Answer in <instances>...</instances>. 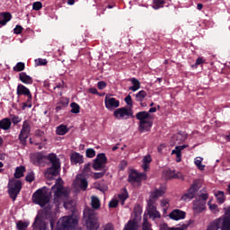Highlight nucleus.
<instances>
[{"mask_svg":"<svg viewBox=\"0 0 230 230\" xmlns=\"http://www.w3.org/2000/svg\"><path fill=\"white\" fill-rule=\"evenodd\" d=\"M75 184H78L80 190H82L83 191H85V190H87V180H85L84 178H82V175L78 174L75 178Z\"/></svg>","mask_w":230,"mask_h":230,"instance_id":"4be33fe9","label":"nucleus"},{"mask_svg":"<svg viewBox=\"0 0 230 230\" xmlns=\"http://www.w3.org/2000/svg\"><path fill=\"white\" fill-rule=\"evenodd\" d=\"M42 8V3L41 2H34L32 4V9L39 11Z\"/></svg>","mask_w":230,"mask_h":230,"instance_id":"6e6d98bb","label":"nucleus"},{"mask_svg":"<svg viewBox=\"0 0 230 230\" xmlns=\"http://www.w3.org/2000/svg\"><path fill=\"white\" fill-rule=\"evenodd\" d=\"M123 230H137V224L135 221L129 220L128 224L125 225Z\"/></svg>","mask_w":230,"mask_h":230,"instance_id":"4c0bfd02","label":"nucleus"},{"mask_svg":"<svg viewBox=\"0 0 230 230\" xmlns=\"http://www.w3.org/2000/svg\"><path fill=\"white\" fill-rule=\"evenodd\" d=\"M146 211L151 220L155 221L157 218H161V213L157 210V207L154 201L147 200Z\"/></svg>","mask_w":230,"mask_h":230,"instance_id":"f8f14e48","label":"nucleus"},{"mask_svg":"<svg viewBox=\"0 0 230 230\" xmlns=\"http://www.w3.org/2000/svg\"><path fill=\"white\" fill-rule=\"evenodd\" d=\"M164 193H166V186L161 185L158 189L155 188V190L150 192V199L148 200H152L153 204H155L157 199L163 197Z\"/></svg>","mask_w":230,"mask_h":230,"instance_id":"dca6fc26","label":"nucleus"},{"mask_svg":"<svg viewBox=\"0 0 230 230\" xmlns=\"http://www.w3.org/2000/svg\"><path fill=\"white\" fill-rule=\"evenodd\" d=\"M208 193H201L199 198H197L196 199H200L201 202H206V200H208Z\"/></svg>","mask_w":230,"mask_h":230,"instance_id":"13d9d810","label":"nucleus"},{"mask_svg":"<svg viewBox=\"0 0 230 230\" xmlns=\"http://www.w3.org/2000/svg\"><path fill=\"white\" fill-rule=\"evenodd\" d=\"M142 163V168L144 172H147L148 168H150L149 164L152 163V156H150V155L144 156Z\"/></svg>","mask_w":230,"mask_h":230,"instance_id":"c85d7f7f","label":"nucleus"},{"mask_svg":"<svg viewBox=\"0 0 230 230\" xmlns=\"http://www.w3.org/2000/svg\"><path fill=\"white\" fill-rule=\"evenodd\" d=\"M91 164H86L83 169L84 175H89L91 173Z\"/></svg>","mask_w":230,"mask_h":230,"instance_id":"8fccbe9b","label":"nucleus"},{"mask_svg":"<svg viewBox=\"0 0 230 230\" xmlns=\"http://www.w3.org/2000/svg\"><path fill=\"white\" fill-rule=\"evenodd\" d=\"M71 163L74 164H83L84 163V155H80V153L75 152L70 155Z\"/></svg>","mask_w":230,"mask_h":230,"instance_id":"b1692460","label":"nucleus"},{"mask_svg":"<svg viewBox=\"0 0 230 230\" xmlns=\"http://www.w3.org/2000/svg\"><path fill=\"white\" fill-rule=\"evenodd\" d=\"M84 220L87 230L100 229V223H98V215L93 208L86 207L83 212Z\"/></svg>","mask_w":230,"mask_h":230,"instance_id":"20e7f679","label":"nucleus"},{"mask_svg":"<svg viewBox=\"0 0 230 230\" xmlns=\"http://www.w3.org/2000/svg\"><path fill=\"white\" fill-rule=\"evenodd\" d=\"M102 230H114V225L108 223L102 226Z\"/></svg>","mask_w":230,"mask_h":230,"instance_id":"680f3d73","label":"nucleus"},{"mask_svg":"<svg viewBox=\"0 0 230 230\" xmlns=\"http://www.w3.org/2000/svg\"><path fill=\"white\" fill-rule=\"evenodd\" d=\"M24 172H26V167L22 165L16 167L14 172V179H21V177H24Z\"/></svg>","mask_w":230,"mask_h":230,"instance_id":"c756f323","label":"nucleus"},{"mask_svg":"<svg viewBox=\"0 0 230 230\" xmlns=\"http://www.w3.org/2000/svg\"><path fill=\"white\" fill-rule=\"evenodd\" d=\"M200 64H204V58H198L195 63V66H200Z\"/></svg>","mask_w":230,"mask_h":230,"instance_id":"338daca9","label":"nucleus"},{"mask_svg":"<svg viewBox=\"0 0 230 230\" xmlns=\"http://www.w3.org/2000/svg\"><path fill=\"white\" fill-rule=\"evenodd\" d=\"M10 118L13 125H18V123H21V121H22V119L17 115H10Z\"/></svg>","mask_w":230,"mask_h":230,"instance_id":"37998d69","label":"nucleus"},{"mask_svg":"<svg viewBox=\"0 0 230 230\" xmlns=\"http://www.w3.org/2000/svg\"><path fill=\"white\" fill-rule=\"evenodd\" d=\"M188 145H182V146H176L175 149H173L172 151V155H176V163H181V159H182V150H184V148H188Z\"/></svg>","mask_w":230,"mask_h":230,"instance_id":"a211bd4d","label":"nucleus"},{"mask_svg":"<svg viewBox=\"0 0 230 230\" xmlns=\"http://www.w3.org/2000/svg\"><path fill=\"white\" fill-rule=\"evenodd\" d=\"M191 199H194L193 196H190L188 192L181 196V200H184L185 202H190Z\"/></svg>","mask_w":230,"mask_h":230,"instance_id":"bf43d9fd","label":"nucleus"},{"mask_svg":"<svg viewBox=\"0 0 230 230\" xmlns=\"http://www.w3.org/2000/svg\"><path fill=\"white\" fill-rule=\"evenodd\" d=\"M30 226V222L27 220V221H22V220H20L16 223V227L18 230H26L28 229Z\"/></svg>","mask_w":230,"mask_h":230,"instance_id":"2f4dec72","label":"nucleus"},{"mask_svg":"<svg viewBox=\"0 0 230 230\" xmlns=\"http://www.w3.org/2000/svg\"><path fill=\"white\" fill-rule=\"evenodd\" d=\"M19 79L22 84L26 85H31L33 84V78L26 74V72H21L19 74Z\"/></svg>","mask_w":230,"mask_h":230,"instance_id":"5701e85b","label":"nucleus"},{"mask_svg":"<svg viewBox=\"0 0 230 230\" xmlns=\"http://www.w3.org/2000/svg\"><path fill=\"white\" fill-rule=\"evenodd\" d=\"M128 181L132 186H141V182L146 181V172H139L137 170H132L128 174Z\"/></svg>","mask_w":230,"mask_h":230,"instance_id":"1a4fd4ad","label":"nucleus"},{"mask_svg":"<svg viewBox=\"0 0 230 230\" xmlns=\"http://www.w3.org/2000/svg\"><path fill=\"white\" fill-rule=\"evenodd\" d=\"M206 209V202L200 201V199H196L193 202V211L194 213H202Z\"/></svg>","mask_w":230,"mask_h":230,"instance_id":"aec40b11","label":"nucleus"},{"mask_svg":"<svg viewBox=\"0 0 230 230\" xmlns=\"http://www.w3.org/2000/svg\"><path fill=\"white\" fill-rule=\"evenodd\" d=\"M113 116L116 119H128L134 118V111L131 108L122 107L115 110Z\"/></svg>","mask_w":230,"mask_h":230,"instance_id":"9d476101","label":"nucleus"},{"mask_svg":"<svg viewBox=\"0 0 230 230\" xmlns=\"http://www.w3.org/2000/svg\"><path fill=\"white\" fill-rule=\"evenodd\" d=\"M58 226L59 230H82V227H77L78 219L74 216H65L59 218Z\"/></svg>","mask_w":230,"mask_h":230,"instance_id":"39448f33","label":"nucleus"},{"mask_svg":"<svg viewBox=\"0 0 230 230\" xmlns=\"http://www.w3.org/2000/svg\"><path fill=\"white\" fill-rule=\"evenodd\" d=\"M25 181L27 182H33L35 181V172H28L25 177Z\"/></svg>","mask_w":230,"mask_h":230,"instance_id":"de8ad7c7","label":"nucleus"},{"mask_svg":"<svg viewBox=\"0 0 230 230\" xmlns=\"http://www.w3.org/2000/svg\"><path fill=\"white\" fill-rule=\"evenodd\" d=\"M12 21V13L8 12L0 13V28L6 26Z\"/></svg>","mask_w":230,"mask_h":230,"instance_id":"6ab92c4d","label":"nucleus"},{"mask_svg":"<svg viewBox=\"0 0 230 230\" xmlns=\"http://www.w3.org/2000/svg\"><path fill=\"white\" fill-rule=\"evenodd\" d=\"M34 204H38L40 208H44L49 203V194L44 189H39L32 195Z\"/></svg>","mask_w":230,"mask_h":230,"instance_id":"6e6552de","label":"nucleus"},{"mask_svg":"<svg viewBox=\"0 0 230 230\" xmlns=\"http://www.w3.org/2000/svg\"><path fill=\"white\" fill-rule=\"evenodd\" d=\"M203 158L202 157H196L194 160V164L200 172H203L206 165L202 164Z\"/></svg>","mask_w":230,"mask_h":230,"instance_id":"e433bc0d","label":"nucleus"},{"mask_svg":"<svg viewBox=\"0 0 230 230\" xmlns=\"http://www.w3.org/2000/svg\"><path fill=\"white\" fill-rule=\"evenodd\" d=\"M136 118L139 121V132H148L152 128L154 122L150 120V113L148 111H139L136 114Z\"/></svg>","mask_w":230,"mask_h":230,"instance_id":"423d86ee","label":"nucleus"},{"mask_svg":"<svg viewBox=\"0 0 230 230\" xmlns=\"http://www.w3.org/2000/svg\"><path fill=\"white\" fill-rule=\"evenodd\" d=\"M160 230H183L181 227H170L165 223L160 226Z\"/></svg>","mask_w":230,"mask_h":230,"instance_id":"c03bdc74","label":"nucleus"},{"mask_svg":"<svg viewBox=\"0 0 230 230\" xmlns=\"http://www.w3.org/2000/svg\"><path fill=\"white\" fill-rule=\"evenodd\" d=\"M146 92L145 90L139 91L137 93H136V100L137 102H142L145 98H146Z\"/></svg>","mask_w":230,"mask_h":230,"instance_id":"58836bf2","label":"nucleus"},{"mask_svg":"<svg viewBox=\"0 0 230 230\" xmlns=\"http://www.w3.org/2000/svg\"><path fill=\"white\" fill-rule=\"evenodd\" d=\"M162 175L165 181H170L172 179H180L181 181H184V175L181 172H175V170H172L170 168L164 169Z\"/></svg>","mask_w":230,"mask_h":230,"instance_id":"4468645a","label":"nucleus"},{"mask_svg":"<svg viewBox=\"0 0 230 230\" xmlns=\"http://www.w3.org/2000/svg\"><path fill=\"white\" fill-rule=\"evenodd\" d=\"M25 65L22 62H18L16 66H13V71H17L18 73L21 71H24Z\"/></svg>","mask_w":230,"mask_h":230,"instance_id":"a18cd8bd","label":"nucleus"},{"mask_svg":"<svg viewBox=\"0 0 230 230\" xmlns=\"http://www.w3.org/2000/svg\"><path fill=\"white\" fill-rule=\"evenodd\" d=\"M97 87L100 91H103V89L107 87V83H105V81H100L97 83Z\"/></svg>","mask_w":230,"mask_h":230,"instance_id":"5fc2aeb1","label":"nucleus"},{"mask_svg":"<svg viewBox=\"0 0 230 230\" xmlns=\"http://www.w3.org/2000/svg\"><path fill=\"white\" fill-rule=\"evenodd\" d=\"M224 209L225 214L210 222L207 230H230V207Z\"/></svg>","mask_w":230,"mask_h":230,"instance_id":"7ed1b4c3","label":"nucleus"},{"mask_svg":"<svg viewBox=\"0 0 230 230\" xmlns=\"http://www.w3.org/2000/svg\"><path fill=\"white\" fill-rule=\"evenodd\" d=\"M17 96H30L31 92L28 89V87L24 86V84H19L16 89Z\"/></svg>","mask_w":230,"mask_h":230,"instance_id":"412c9836","label":"nucleus"},{"mask_svg":"<svg viewBox=\"0 0 230 230\" xmlns=\"http://www.w3.org/2000/svg\"><path fill=\"white\" fill-rule=\"evenodd\" d=\"M89 93H91V94H100V93H98V89L94 87L90 88Z\"/></svg>","mask_w":230,"mask_h":230,"instance_id":"774afa93","label":"nucleus"},{"mask_svg":"<svg viewBox=\"0 0 230 230\" xmlns=\"http://www.w3.org/2000/svg\"><path fill=\"white\" fill-rule=\"evenodd\" d=\"M67 132H69V128H67V125L61 124L56 128V134L58 136H66Z\"/></svg>","mask_w":230,"mask_h":230,"instance_id":"cd10ccee","label":"nucleus"},{"mask_svg":"<svg viewBox=\"0 0 230 230\" xmlns=\"http://www.w3.org/2000/svg\"><path fill=\"white\" fill-rule=\"evenodd\" d=\"M216 199L217 201V204H224V202H226V196L224 194V191L222 190H218L216 194Z\"/></svg>","mask_w":230,"mask_h":230,"instance_id":"473e14b6","label":"nucleus"},{"mask_svg":"<svg viewBox=\"0 0 230 230\" xmlns=\"http://www.w3.org/2000/svg\"><path fill=\"white\" fill-rule=\"evenodd\" d=\"M48 161L51 166L45 170L44 175L46 179L51 181L55 179V177H58V175H60V158L57 157L55 153H50L48 155H45L41 152H39L31 155V163H32L34 166H46V164H48Z\"/></svg>","mask_w":230,"mask_h":230,"instance_id":"f257e3e1","label":"nucleus"},{"mask_svg":"<svg viewBox=\"0 0 230 230\" xmlns=\"http://www.w3.org/2000/svg\"><path fill=\"white\" fill-rule=\"evenodd\" d=\"M175 137H176V141H180V143H184V141H186L188 137L186 133L181 131L176 134Z\"/></svg>","mask_w":230,"mask_h":230,"instance_id":"a19ab883","label":"nucleus"},{"mask_svg":"<svg viewBox=\"0 0 230 230\" xmlns=\"http://www.w3.org/2000/svg\"><path fill=\"white\" fill-rule=\"evenodd\" d=\"M197 185H191L190 188L188 190V194H190V197H195V193H197Z\"/></svg>","mask_w":230,"mask_h":230,"instance_id":"09e8293b","label":"nucleus"},{"mask_svg":"<svg viewBox=\"0 0 230 230\" xmlns=\"http://www.w3.org/2000/svg\"><path fill=\"white\" fill-rule=\"evenodd\" d=\"M135 213H138V215H141V213H143V209L141 208V206L139 205L135 206Z\"/></svg>","mask_w":230,"mask_h":230,"instance_id":"69168bd1","label":"nucleus"},{"mask_svg":"<svg viewBox=\"0 0 230 230\" xmlns=\"http://www.w3.org/2000/svg\"><path fill=\"white\" fill-rule=\"evenodd\" d=\"M128 82H131L132 86H129V91L136 93V91H139L141 89V83L136 77H131L128 79Z\"/></svg>","mask_w":230,"mask_h":230,"instance_id":"393cba45","label":"nucleus"},{"mask_svg":"<svg viewBox=\"0 0 230 230\" xmlns=\"http://www.w3.org/2000/svg\"><path fill=\"white\" fill-rule=\"evenodd\" d=\"M31 132V126L28 120H24L22 126V129L19 134V140L21 145L26 146V141L30 137V133Z\"/></svg>","mask_w":230,"mask_h":230,"instance_id":"9b49d317","label":"nucleus"},{"mask_svg":"<svg viewBox=\"0 0 230 230\" xmlns=\"http://www.w3.org/2000/svg\"><path fill=\"white\" fill-rule=\"evenodd\" d=\"M96 156V151L93 148L86 149V157L89 159H93V157Z\"/></svg>","mask_w":230,"mask_h":230,"instance_id":"49530a36","label":"nucleus"},{"mask_svg":"<svg viewBox=\"0 0 230 230\" xmlns=\"http://www.w3.org/2000/svg\"><path fill=\"white\" fill-rule=\"evenodd\" d=\"M127 164H128L127 161L122 160L119 166V170H125L127 168Z\"/></svg>","mask_w":230,"mask_h":230,"instance_id":"e2e57ef3","label":"nucleus"},{"mask_svg":"<svg viewBox=\"0 0 230 230\" xmlns=\"http://www.w3.org/2000/svg\"><path fill=\"white\" fill-rule=\"evenodd\" d=\"M165 0H153L152 8L154 10H159V8H163L164 6Z\"/></svg>","mask_w":230,"mask_h":230,"instance_id":"c9c22d12","label":"nucleus"},{"mask_svg":"<svg viewBox=\"0 0 230 230\" xmlns=\"http://www.w3.org/2000/svg\"><path fill=\"white\" fill-rule=\"evenodd\" d=\"M105 164H107V156L105 153H100L93 160V168L98 172L102 170V168H105Z\"/></svg>","mask_w":230,"mask_h":230,"instance_id":"ddd939ff","label":"nucleus"},{"mask_svg":"<svg viewBox=\"0 0 230 230\" xmlns=\"http://www.w3.org/2000/svg\"><path fill=\"white\" fill-rule=\"evenodd\" d=\"M37 66H46L48 64V60L44 58H38L35 60Z\"/></svg>","mask_w":230,"mask_h":230,"instance_id":"4d7b16f0","label":"nucleus"},{"mask_svg":"<svg viewBox=\"0 0 230 230\" xmlns=\"http://www.w3.org/2000/svg\"><path fill=\"white\" fill-rule=\"evenodd\" d=\"M51 191L54 193V204L56 208H58L64 199L69 197V190L64 187V181L62 178L56 180V183L51 187Z\"/></svg>","mask_w":230,"mask_h":230,"instance_id":"f03ea898","label":"nucleus"},{"mask_svg":"<svg viewBox=\"0 0 230 230\" xmlns=\"http://www.w3.org/2000/svg\"><path fill=\"white\" fill-rule=\"evenodd\" d=\"M72 114H79L80 113V105L76 102H72L70 104Z\"/></svg>","mask_w":230,"mask_h":230,"instance_id":"79ce46f5","label":"nucleus"},{"mask_svg":"<svg viewBox=\"0 0 230 230\" xmlns=\"http://www.w3.org/2000/svg\"><path fill=\"white\" fill-rule=\"evenodd\" d=\"M104 105L108 111H114L119 107V100L112 97L111 94H107L104 99Z\"/></svg>","mask_w":230,"mask_h":230,"instance_id":"2eb2a0df","label":"nucleus"},{"mask_svg":"<svg viewBox=\"0 0 230 230\" xmlns=\"http://www.w3.org/2000/svg\"><path fill=\"white\" fill-rule=\"evenodd\" d=\"M7 188L10 198L15 201L17 199V195H19V193H21V190H22V181L13 178L10 179Z\"/></svg>","mask_w":230,"mask_h":230,"instance_id":"0eeeda50","label":"nucleus"},{"mask_svg":"<svg viewBox=\"0 0 230 230\" xmlns=\"http://www.w3.org/2000/svg\"><path fill=\"white\" fill-rule=\"evenodd\" d=\"M119 202L121 206H125V201L128 199V191L124 188L119 194H118Z\"/></svg>","mask_w":230,"mask_h":230,"instance_id":"bb28decb","label":"nucleus"},{"mask_svg":"<svg viewBox=\"0 0 230 230\" xmlns=\"http://www.w3.org/2000/svg\"><path fill=\"white\" fill-rule=\"evenodd\" d=\"M119 201L117 199H112L109 203V208H118Z\"/></svg>","mask_w":230,"mask_h":230,"instance_id":"603ef678","label":"nucleus"},{"mask_svg":"<svg viewBox=\"0 0 230 230\" xmlns=\"http://www.w3.org/2000/svg\"><path fill=\"white\" fill-rule=\"evenodd\" d=\"M161 208H170V199H164L161 200Z\"/></svg>","mask_w":230,"mask_h":230,"instance_id":"864d4df0","label":"nucleus"},{"mask_svg":"<svg viewBox=\"0 0 230 230\" xmlns=\"http://www.w3.org/2000/svg\"><path fill=\"white\" fill-rule=\"evenodd\" d=\"M32 100H33V96L31 95V93L30 95H27L26 102H22V111H25V109H31V107L33 106V104L31 102Z\"/></svg>","mask_w":230,"mask_h":230,"instance_id":"7c9ffc66","label":"nucleus"},{"mask_svg":"<svg viewBox=\"0 0 230 230\" xmlns=\"http://www.w3.org/2000/svg\"><path fill=\"white\" fill-rule=\"evenodd\" d=\"M169 218L171 220H184L186 218V212L181 210V209H173L169 215Z\"/></svg>","mask_w":230,"mask_h":230,"instance_id":"f3484780","label":"nucleus"},{"mask_svg":"<svg viewBox=\"0 0 230 230\" xmlns=\"http://www.w3.org/2000/svg\"><path fill=\"white\" fill-rule=\"evenodd\" d=\"M13 33H15V35H21V33H22V26L16 25L13 29Z\"/></svg>","mask_w":230,"mask_h":230,"instance_id":"052dcab7","label":"nucleus"},{"mask_svg":"<svg viewBox=\"0 0 230 230\" xmlns=\"http://www.w3.org/2000/svg\"><path fill=\"white\" fill-rule=\"evenodd\" d=\"M12 128V119L4 118L0 120V128L1 130H10Z\"/></svg>","mask_w":230,"mask_h":230,"instance_id":"a878e982","label":"nucleus"},{"mask_svg":"<svg viewBox=\"0 0 230 230\" xmlns=\"http://www.w3.org/2000/svg\"><path fill=\"white\" fill-rule=\"evenodd\" d=\"M124 101L127 103V105L129 106V109H132V106H133L132 96L130 95L126 96Z\"/></svg>","mask_w":230,"mask_h":230,"instance_id":"3c124183","label":"nucleus"},{"mask_svg":"<svg viewBox=\"0 0 230 230\" xmlns=\"http://www.w3.org/2000/svg\"><path fill=\"white\" fill-rule=\"evenodd\" d=\"M142 230H154L152 229V224L148 222V218L144 217L143 223H142Z\"/></svg>","mask_w":230,"mask_h":230,"instance_id":"ea45409f","label":"nucleus"},{"mask_svg":"<svg viewBox=\"0 0 230 230\" xmlns=\"http://www.w3.org/2000/svg\"><path fill=\"white\" fill-rule=\"evenodd\" d=\"M103 175H105V172L93 173L94 179H102V177H103Z\"/></svg>","mask_w":230,"mask_h":230,"instance_id":"0e129e2a","label":"nucleus"},{"mask_svg":"<svg viewBox=\"0 0 230 230\" xmlns=\"http://www.w3.org/2000/svg\"><path fill=\"white\" fill-rule=\"evenodd\" d=\"M91 206L93 209H100V207H101L100 199H98V197L96 196H92Z\"/></svg>","mask_w":230,"mask_h":230,"instance_id":"f704fd0d","label":"nucleus"},{"mask_svg":"<svg viewBox=\"0 0 230 230\" xmlns=\"http://www.w3.org/2000/svg\"><path fill=\"white\" fill-rule=\"evenodd\" d=\"M208 209L214 215H218L220 213V208H218V205L211 204V201H208Z\"/></svg>","mask_w":230,"mask_h":230,"instance_id":"72a5a7b5","label":"nucleus"}]
</instances>
